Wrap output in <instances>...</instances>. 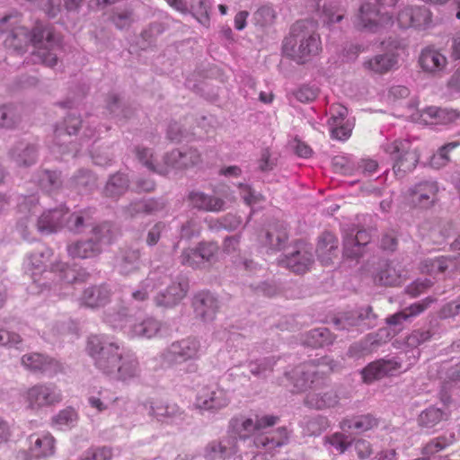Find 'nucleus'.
I'll return each mask as SVG.
<instances>
[{"mask_svg":"<svg viewBox=\"0 0 460 460\" xmlns=\"http://www.w3.org/2000/svg\"><path fill=\"white\" fill-rule=\"evenodd\" d=\"M406 290H407V293L412 297H416L420 294V292H419L420 289L412 288V289H406Z\"/></svg>","mask_w":460,"mask_h":460,"instance_id":"47","label":"nucleus"},{"mask_svg":"<svg viewBox=\"0 0 460 460\" xmlns=\"http://www.w3.org/2000/svg\"><path fill=\"white\" fill-rule=\"evenodd\" d=\"M378 425V420L372 414L356 416L351 419H344L340 423L342 431L349 432L355 430L361 433L372 429Z\"/></svg>","mask_w":460,"mask_h":460,"instance_id":"16","label":"nucleus"},{"mask_svg":"<svg viewBox=\"0 0 460 460\" xmlns=\"http://www.w3.org/2000/svg\"><path fill=\"white\" fill-rule=\"evenodd\" d=\"M305 153H304L305 155H307L311 153V151L307 147H305Z\"/></svg>","mask_w":460,"mask_h":460,"instance_id":"51","label":"nucleus"},{"mask_svg":"<svg viewBox=\"0 0 460 460\" xmlns=\"http://www.w3.org/2000/svg\"><path fill=\"white\" fill-rule=\"evenodd\" d=\"M380 460H397L395 449L385 450L380 453Z\"/></svg>","mask_w":460,"mask_h":460,"instance_id":"41","label":"nucleus"},{"mask_svg":"<svg viewBox=\"0 0 460 460\" xmlns=\"http://www.w3.org/2000/svg\"><path fill=\"white\" fill-rule=\"evenodd\" d=\"M336 367L337 363L333 359L329 357H322L296 367L292 371L290 379L293 380L294 385L298 390H305L313 387L319 373L323 375L332 372Z\"/></svg>","mask_w":460,"mask_h":460,"instance_id":"3","label":"nucleus"},{"mask_svg":"<svg viewBox=\"0 0 460 460\" xmlns=\"http://www.w3.org/2000/svg\"><path fill=\"white\" fill-rule=\"evenodd\" d=\"M454 55L460 58V37L454 41Z\"/></svg>","mask_w":460,"mask_h":460,"instance_id":"46","label":"nucleus"},{"mask_svg":"<svg viewBox=\"0 0 460 460\" xmlns=\"http://www.w3.org/2000/svg\"><path fill=\"white\" fill-rule=\"evenodd\" d=\"M376 344V341L368 335L366 339L351 344L349 348L348 355L350 358H359L370 354L375 349Z\"/></svg>","mask_w":460,"mask_h":460,"instance_id":"26","label":"nucleus"},{"mask_svg":"<svg viewBox=\"0 0 460 460\" xmlns=\"http://www.w3.org/2000/svg\"><path fill=\"white\" fill-rule=\"evenodd\" d=\"M110 298V289H84L79 300L82 305L95 308L104 306Z\"/></svg>","mask_w":460,"mask_h":460,"instance_id":"20","label":"nucleus"},{"mask_svg":"<svg viewBox=\"0 0 460 460\" xmlns=\"http://www.w3.org/2000/svg\"><path fill=\"white\" fill-rule=\"evenodd\" d=\"M234 438H228L220 441H212L205 448L206 460H226L237 454L239 447L234 445Z\"/></svg>","mask_w":460,"mask_h":460,"instance_id":"14","label":"nucleus"},{"mask_svg":"<svg viewBox=\"0 0 460 460\" xmlns=\"http://www.w3.org/2000/svg\"><path fill=\"white\" fill-rule=\"evenodd\" d=\"M192 307L197 318L204 323H210L216 318L220 301L210 289H199L192 298Z\"/></svg>","mask_w":460,"mask_h":460,"instance_id":"9","label":"nucleus"},{"mask_svg":"<svg viewBox=\"0 0 460 460\" xmlns=\"http://www.w3.org/2000/svg\"><path fill=\"white\" fill-rule=\"evenodd\" d=\"M448 377L453 381H460V363L449 369Z\"/></svg>","mask_w":460,"mask_h":460,"instance_id":"42","label":"nucleus"},{"mask_svg":"<svg viewBox=\"0 0 460 460\" xmlns=\"http://www.w3.org/2000/svg\"><path fill=\"white\" fill-rule=\"evenodd\" d=\"M163 323L152 316H147L129 326L128 336L130 338L152 339L158 335Z\"/></svg>","mask_w":460,"mask_h":460,"instance_id":"15","label":"nucleus"},{"mask_svg":"<svg viewBox=\"0 0 460 460\" xmlns=\"http://www.w3.org/2000/svg\"><path fill=\"white\" fill-rule=\"evenodd\" d=\"M10 437V429L7 422L0 417V444L7 441Z\"/></svg>","mask_w":460,"mask_h":460,"instance_id":"38","label":"nucleus"},{"mask_svg":"<svg viewBox=\"0 0 460 460\" xmlns=\"http://www.w3.org/2000/svg\"><path fill=\"white\" fill-rule=\"evenodd\" d=\"M422 119L427 123L448 124L460 118L456 111H442L435 107H429L422 111Z\"/></svg>","mask_w":460,"mask_h":460,"instance_id":"21","label":"nucleus"},{"mask_svg":"<svg viewBox=\"0 0 460 460\" xmlns=\"http://www.w3.org/2000/svg\"><path fill=\"white\" fill-rule=\"evenodd\" d=\"M457 18L460 19V12L456 14Z\"/></svg>","mask_w":460,"mask_h":460,"instance_id":"54","label":"nucleus"},{"mask_svg":"<svg viewBox=\"0 0 460 460\" xmlns=\"http://www.w3.org/2000/svg\"><path fill=\"white\" fill-rule=\"evenodd\" d=\"M219 10L222 14L226 13V7L225 5H219Z\"/></svg>","mask_w":460,"mask_h":460,"instance_id":"49","label":"nucleus"},{"mask_svg":"<svg viewBox=\"0 0 460 460\" xmlns=\"http://www.w3.org/2000/svg\"><path fill=\"white\" fill-rule=\"evenodd\" d=\"M347 432H334L333 434L325 437L324 445L329 446L339 454H343L353 444L354 438Z\"/></svg>","mask_w":460,"mask_h":460,"instance_id":"24","label":"nucleus"},{"mask_svg":"<svg viewBox=\"0 0 460 460\" xmlns=\"http://www.w3.org/2000/svg\"><path fill=\"white\" fill-rule=\"evenodd\" d=\"M28 452L31 457H49L55 453V438L47 432L34 433L28 438Z\"/></svg>","mask_w":460,"mask_h":460,"instance_id":"11","label":"nucleus"},{"mask_svg":"<svg viewBox=\"0 0 460 460\" xmlns=\"http://www.w3.org/2000/svg\"><path fill=\"white\" fill-rule=\"evenodd\" d=\"M336 114H332V119L333 117H337L340 121H344L345 116L347 115V109L341 106H337Z\"/></svg>","mask_w":460,"mask_h":460,"instance_id":"45","label":"nucleus"},{"mask_svg":"<svg viewBox=\"0 0 460 460\" xmlns=\"http://www.w3.org/2000/svg\"><path fill=\"white\" fill-rule=\"evenodd\" d=\"M246 13H240L236 15L234 24L237 30H243L246 25Z\"/></svg>","mask_w":460,"mask_h":460,"instance_id":"39","label":"nucleus"},{"mask_svg":"<svg viewBox=\"0 0 460 460\" xmlns=\"http://www.w3.org/2000/svg\"><path fill=\"white\" fill-rule=\"evenodd\" d=\"M333 335L326 327H318L308 332L305 342L314 348H321L332 343Z\"/></svg>","mask_w":460,"mask_h":460,"instance_id":"23","label":"nucleus"},{"mask_svg":"<svg viewBox=\"0 0 460 460\" xmlns=\"http://www.w3.org/2000/svg\"><path fill=\"white\" fill-rule=\"evenodd\" d=\"M290 437V430L286 427H279L274 432L257 438L254 444L259 447L272 450L280 447L288 443Z\"/></svg>","mask_w":460,"mask_h":460,"instance_id":"17","label":"nucleus"},{"mask_svg":"<svg viewBox=\"0 0 460 460\" xmlns=\"http://www.w3.org/2000/svg\"><path fill=\"white\" fill-rule=\"evenodd\" d=\"M26 400L30 409L40 410L60 402L62 394L53 383L39 384L28 389Z\"/></svg>","mask_w":460,"mask_h":460,"instance_id":"8","label":"nucleus"},{"mask_svg":"<svg viewBox=\"0 0 460 460\" xmlns=\"http://www.w3.org/2000/svg\"><path fill=\"white\" fill-rule=\"evenodd\" d=\"M86 350L95 367L111 379L127 381L140 373L137 356L104 336H90Z\"/></svg>","mask_w":460,"mask_h":460,"instance_id":"1","label":"nucleus"},{"mask_svg":"<svg viewBox=\"0 0 460 460\" xmlns=\"http://www.w3.org/2000/svg\"><path fill=\"white\" fill-rule=\"evenodd\" d=\"M187 296V289H160L154 296L156 306L171 308L181 303Z\"/></svg>","mask_w":460,"mask_h":460,"instance_id":"19","label":"nucleus"},{"mask_svg":"<svg viewBox=\"0 0 460 460\" xmlns=\"http://www.w3.org/2000/svg\"><path fill=\"white\" fill-rule=\"evenodd\" d=\"M457 308L459 309V310H458V313H460V308H459V307H457Z\"/></svg>","mask_w":460,"mask_h":460,"instance_id":"56","label":"nucleus"},{"mask_svg":"<svg viewBox=\"0 0 460 460\" xmlns=\"http://www.w3.org/2000/svg\"><path fill=\"white\" fill-rule=\"evenodd\" d=\"M279 418L273 415H265L261 417L256 416V427L258 430H261L273 426L276 424Z\"/></svg>","mask_w":460,"mask_h":460,"instance_id":"36","label":"nucleus"},{"mask_svg":"<svg viewBox=\"0 0 460 460\" xmlns=\"http://www.w3.org/2000/svg\"><path fill=\"white\" fill-rule=\"evenodd\" d=\"M449 445L446 437H438L431 439L422 449L423 455L429 456L445 449Z\"/></svg>","mask_w":460,"mask_h":460,"instance_id":"32","label":"nucleus"},{"mask_svg":"<svg viewBox=\"0 0 460 460\" xmlns=\"http://www.w3.org/2000/svg\"><path fill=\"white\" fill-rule=\"evenodd\" d=\"M5 299V295L3 292H0V307L4 305Z\"/></svg>","mask_w":460,"mask_h":460,"instance_id":"48","label":"nucleus"},{"mask_svg":"<svg viewBox=\"0 0 460 460\" xmlns=\"http://www.w3.org/2000/svg\"><path fill=\"white\" fill-rule=\"evenodd\" d=\"M258 361L263 376H265L268 372H271L277 363V360L273 356L260 358Z\"/></svg>","mask_w":460,"mask_h":460,"instance_id":"37","label":"nucleus"},{"mask_svg":"<svg viewBox=\"0 0 460 460\" xmlns=\"http://www.w3.org/2000/svg\"><path fill=\"white\" fill-rule=\"evenodd\" d=\"M201 353V344L195 337L173 341L163 352L162 358L168 365H180L190 360H196Z\"/></svg>","mask_w":460,"mask_h":460,"instance_id":"5","label":"nucleus"},{"mask_svg":"<svg viewBox=\"0 0 460 460\" xmlns=\"http://www.w3.org/2000/svg\"><path fill=\"white\" fill-rule=\"evenodd\" d=\"M126 402V400L123 398L115 397L113 400L107 398L102 392L99 393V396H90L88 398L89 405L95 409L98 412H102L104 410L115 405L119 402Z\"/></svg>","mask_w":460,"mask_h":460,"instance_id":"28","label":"nucleus"},{"mask_svg":"<svg viewBox=\"0 0 460 460\" xmlns=\"http://www.w3.org/2000/svg\"><path fill=\"white\" fill-rule=\"evenodd\" d=\"M327 426V420L323 417L311 418L306 421L305 432L308 436H319L325 429Z\"/></svg>","mask_w":460,"mask_h":460,"instance_id":"31","label":"nucleus"},{"mask_svg":"<svg viewBox=\"0 0 460 460\" xmlns=\"http://www.w3.org/2000/svg\"><path fill=\"white\" fill-rule=\"evenodd\" d=\"M22 339L19 334L5 330L0 331V346L21 349Z\"/></svg>","mask_w":460,"mask_h":460,"instance_id":"33","label":"nucleus"},{"mask_svg":"<svg viewBox=\"0 0 460 460\" xmlns=\"http://www.w3.org/2000/svg\"><path fill=\"white\" fill-rule=\"evenodd\" d=\"M332 136L338 140L347 139L352 131V123L349 121H340L337 117L331 119Z\"/></svg>","mask_w":460,"mask_h":460,"instance_id":"29","label":"nucleus"},{"mask_svg":"<svg viewBox=\"0 0 460 460\" xmlns=\"http://www.w3.org/2000/svg\"><path fill=\"white\" fill-rule=\"evenodd\" d=\"M104 322L114 330H120L128 335L129 326L134 323L133 308L130 305H121L118 310L106 312Z\"/></svg>","mask_w":460,"mask_h":460,"instance_id":"12","label":"nucleus"},{"mask_svg":"<svg viewBox=\"0 0 460 460\" xmlns=\"http://www.w3.org/2000/svg\"><path fill=\"white\" fill-rule=\"evenodd\" d=\"M196 369H197L196 366H195V365H193V364H190V365L189 366V370H188V371H189V372H195V371H196Z\"/></svg>","mask_w":460,"mask_h":460,"instance_id":"50","label":"nucleus"},{"mask_svg":"<svg viewBox=\"0 0 460 460\" xmlns=\"http://www.w3.org/2000/svg\"><path fill=\"white\" fill-rule=\"evenodd\" d=\"M354 448L355 451L360 459H367L372 454V447L371 444L368 440L358 438L354 439Z\"/></svg>","mask_w":460,"mask_h":460,"instance_id":"34","label":"nucleus"},{"mask_svg":"<svg viewBox=\"0 0 460 460\" xmlns=\"http://www.w3.org/2000/svg\"><path fill=\"white\" fill-rule=\"evenodd\" d=\"M445 419H447V414L443 410L430 406L420 412L418 423L422 429L429 430Z\"/></svg>","mask_w":460,"mask_h":460,"instance_id":"22","label":"nucleus"},{"mask_svg":"<svg viewBox=\"0 0 460 460\" xmlns=\"http://www.w3.org/2000/svg\"><path fill=\"white\" fill-rule=\"evenodd\" d=\"M420 63L424 70L435 72L445 66L446 58L437 51L425 50L420 55Z\"/></svg>","mask_w":460,"mask_h":460,"instance_id":"25","label":"nucleus"},{"mask_svg":"<svg viewBox=\"0 0 460 460\" xmlns=\"http://www.w3.org/2000/svg\"><path fill=\"white\" fill-rule=\"evenodd\" d=\"M112 457L111 451L109 447H91L85 450L78 458V460H111Z\"/></svg>","mask_w":460,"mask_h":460,"instance_id":"30","label":"nucleus"},{"mask_svg":"<svg viewBox=\"0 0 460 460\" xmlns=\"http://www.w3.org/2000/svg\"><path fill=\"white\" fill-rule=\"evenodd\" d=\"M261 290H262L263 292H265V291H269L270 289L262 288Z\"/></svg>","mask_w":460,"mask_h":460,"instance_id":"55","label":"nucleus"},{"mask_svg":"<svg viewBox=\"0 0 460 460\" xmlns=\"http://www.w3.org/2000/svg\"><path fill=\"white\" fill-rule=\"evenodd\" d=\"M304 403L312 409L323 410L335 406L338 403V396L332 391L323 393L311 392L306 394Z\"/></svg>","mask_w":460,"mask_h":460,"instance_id":"18","label":"nucleus"},{"mask_svg":"<svg viewBox=\"0 0 460 460\" xmlns=\"http://www.w3.org/2000/svg\"><path fill=\"white\" fill-rule=\"evenodd\" d=\"M169 5L180 12H185L186 6L182 0H166Z\"/></svg>","mask_w":460,"mask_h":460,"instance_id":"43","label":"nucleus"},{"mask_svg":"<svg viewBox=\"0 0 460 460\" xmlns=\"http://www.w3.org/2000/svg\"><path fill=\"white\" fill-rule=\"evenodd\" d=\"M434 334L435 332L429 325L413 330L405 340L407 348L405 351L400 352L397 356H387L373 361L361 370L364 382L369 384L375 380L395 375L402 368L405 358L408 360L405 369L415 364L420 356L419 347L429 341Z\"/></svg>","mask_w":460,"mask_h":460,"instance_id":"2","label":"nucleus"},{"mask_svg":"<svg viewBox=\"0 0 460 460\" xmlns=\"http://www.w3.org/2000/svg\"><path fill=\"white\" fill-rule=\"evenodd\" d=\"M435 301L431 296H427L421 301L415 302L404 309L386 317L385 322L389 326H401L403 322L411 321L419 315Z\"/></svg>","mask_w":460,"mask_h":460,"instance_id":"13","label":"nucleus"},{"mask_svg":"<svg viewBox=\"0 0 460 460\" xmlns=\"http://www.w3.org/2000/svg\"><path fill=\"white\" fill-rule=\"evenodd\" d=\"M76 420V411L73 408L67 407L61 410L56 416H54L53 422L58 429H66L75 426Z\"/></svg>","mask_w":460,"mask_h":460,"instance_id":"27","label":"nucleus"},{"mask_svg":"<svg viewBox=\"0 0 460 460\" xmlns=\"http://www.w3.org/2000/svg\"><path fill=\"white\" fill-rule=\"evenodd\" d=\"M457 307H459V308H460V304L458 305V306H457Z\"/></svg>","mask_w":460,"mask_h":460,"instance_id":"57","label":"nucleus"},{"mask_svg":"<svg viewBox=\"0 0 460 460\" xmlns=\"http://www.w3.org/2000/svg\"><path fill=\"white\" fill-rule=\"evenodd\" d=\"M128 296H130V303L127 305H130L133 309L134 306L132 305L133 302L141 303L146 300L148 297V294L146 292V289H128ZM140 306L138 305H135V308H139Z\"/></svg>","mask_w":460,"mask_h":460,"instance_id":"35","label":"nucleus"},{"mask_svg":"<svg viewBox=\"0 0 460 460\" xmlns=\"http://www.w3.org/2000/svg\"><path fill=\"white\" fill-rule=\"evenodd\" d=\"M447 147H449V146H444L443 150L447 149ZM450 147L452 148V147H454V146H450Z\"/></svg>","mask_w":460,"mask_h":460,"instance_id":"53","label":"nucleus"},{"mask_svg":"<svg viewBox=\"0 0 460 460\" xmlns=\"http://www.w3.org/2000/svg\"><path fill=\"white\" fill-rule=\"evenodd\" d=\"M243 429L247 432L258 430L256 427V420H253L251 418L245 419L242 423Z\"/></svg>","mask_w":460,"mask_h":460,"instance_id":"40","label":"nucleus"},{"mask_svg":"<svg viewBox=\"0 0 460 460\" xmlns=\"http://www.w3.org/2000/svg\"><path fill=\"white\" fill-rule=\"evenodd\" d=\"M376 315L371 306L354 311L343 312L332 318V323L338 331H346L355 337L359 332L368 330L373 324Z\"/></svg>","mask_w":460,"mask_h":460,"instance_id":"4","label":"nucleus"},{"mask_svg":"<svg viewBox=\"0 0 460 460\" xmlns=\"http://www.w3.org/2000/svg\"><path fill=\"white\" fill-rule=\"evenodd\" d=\"M144 408L150 417L168 425H181L187 419L185 411L174 402L152 399L144 403Z\"/></svg>","mask_w":460,"mask_h":460,"instance_id":"6","label":"nucleus"},{"mask_svg":"<svg viewBox=\"0 0 460 460\" xmlns=\"http://www.w3.org/2000/svg\"><path fill=\"white\" fill-rule=\"evenodd\" d=\"M229 402L227 392L218 384L214 383L203 385L199 390L195 405L201 411L215 412L226 407Z\"/></svg>","mask_w":460,"mask_h":460,"instance_id":"7","label":"nucleus"},{"mask_svg":"<svg viewBox=\"0 0 460 460\" xmlns=\"http://www.w3.org/2000/svg\"><path fill=\"white\" fill-rule=\"evenodd\" d=\"M246 437H247L246 435L240 436V438H243V440H245Z\"/></svg>","mask_w":460,"mask_h":460,"instance_id":"52","label":"nucleus"},{"mask_svg":"<svg viewBox=\"0 0 460 460\" xmlns=\"http://www.w3.org/2000/svg\"><path fill=\"white\" fill-rule=\"evenodd\" d=\"M22 365L28 370L52 377L62 369L61 364L56 359L40 353H29L22 357Z\"/></svg>","mask_w":460,"mask_h":460,"instance_id":"10","label":"nucleus"},{"mask_svg":"<svg viewBox=\"0 0 460 460\" xmlns=\"http://www.w3.org/2000/svg\"><path fill=\"white\" fill-rule=\"evenodd\" d=\"M249 368H250V372L253 375V376H263L262 374H261V370L260 368V364H259V361L258 359H256L255 361H252L250 364H249Z\"/></svg>","mask_w":460,"mask_h":460,"instance_id":"44","label":"nucleus"}]
</instances>
